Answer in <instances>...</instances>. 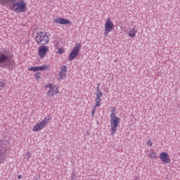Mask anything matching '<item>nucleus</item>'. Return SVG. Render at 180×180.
I'll list each match as a JSON object with an SVG mask.
<instances>
[{
	"label": "nucleus",
	"instance_id": "nucleus-1",
	"mask_svg": "<svg viewBox=\"0 0 180 180\" xmlns=\"http://www.w3.org/2000/svg\"><path fill=\"white\" fill-rule=\"evenodd\" d=\"M110 130L112 136H115L116 134V131H117V127H119V124H120V118L116 116V108L112 107L110 110Z\"/></svg>",
	"mask_w": 180,
	"mask_h": 180
},
{
	"label": "nucleus",
	"instance_id": "nucleus-2",
	"mask_svg": "<svg viewBox=\"0 0 180 180\" xmlns=\"http://www.w3.org/2000/svg\"><path fill=\"white\" fill-rule=\"evenodd\" d=\"M44 88L46 91H48V92L46 93V96H48V98H54L56 95L60 94L58 86H56V84L48 83L45 84Z\"/></svg>",
	"mask_w": 180,
	"mask_h": 180
},
{
	"label": "nucleus",
	"instance_id": "nucleus-3",
	"mask_svg": "<svg viewBox=\"0 0 180 180\" xmlns=\"http://www.w3.org/2000/svg\"><path fill=\"white\" fill-rule=\"evenodd\" d=\"M35 41L37 44L46 46V44H49V35H47V32H41L37 33L35 36Z\"/></svg>",
	"mask_w": 180,
	"mask_h": 180
},
{
	"label": "nucleus",
	"instance_id": "nucleus-4",
	"mask_svg": "<svg viewBox=\"0 0 180 180\" xmlns=\"http://www.w3.org/2000/svg\"><path fill=\"white\" fill-rule=\"evenodd\" d=\"M13 64H15V60L12 59V57L4 53L0 54V67L1 68H5L8 65H13Z\"/></svg>",
	"mask_w": 180,
	"mask_h": 180
},
{
	"label": "nucleus",
	"instance_id": "nucleus-5",
	"mask_svg": "<svg viewBox=\"0 0 180 180\" xmlns=\"http://www.w3.org/2000/svg\"><path fill=\"white\" fill-rule=\"evenodd\" d=\"M27 4L23 1H20L14 3L11 6V11H14L17 13H22L23 12H26Z\"/></svg>",
	"mask_w": 180,
	"mask_h": 180
},
{
	"label": "nucleus",
	"instance_id": "nucleus-6",
	"mask_svg": "<svg viewBox=\"0 0 180 180\" xmlns=\"http://www.w3.org/2000/svg\"><path fill=\"white\" fill-rule=\"evenodd\" d=\"M51 120V117L50 116H47L44 118L41 122H37L33 127V131H40L42 129H44L47 126V124Z\"/></svg>",
	"mask_w": 180,
	"mask_h": 180
},
{
	"label": "nucleus",
	"instance_id": "nucleus-7",
	"mask_svg": "<svg viewBox=\"0 0 180 180\" xmlns=\"http://www.w3.org/2000/svg\"><path fill=\"white\" fill-rule=\"evenodd\" d=\"M115 29V24L110 18H108L105 20L104 25V36L106 37L109 35V32H112Z\"/></svg>",
	"mask_w": 180,
	"mask_h": 180
},
{
	"label": "nucleus",
	"instance_id": "nucleus-8",
	"mask_svg": "<svg viewBox=\"0 0 180 180\" xmlns=\"http://www.w3.org/2000/svg\"><path fill=\"white\" fill-rule=\"evenodd\" d=\"M79 51H81V43L76 44L72 49L68 57L69 61H72V60L77 58L79 54Z\"/></svg>",
	"mask_w": 180,
	"mask_h": 180
},
{
	"label": "nucleus",
	"instance_id": "nucleus-9",
	"mask_svg": "<svg viewBox=\"0 0 180 180\" xmlns=\"http://www.w3.org/2000/svg\"><path fill=\"white\" fill-rule=\"evenodd\" d=\"M159 158L164 164H171V158L167 152H162L159 155Z\"/></svg>",
	"mask_w": 180,
	"mask_h": 180
},
{
	"label": "nucleus",
	"instance_id": "nucleus-10",
	"mask_svg": "<svg viewBox=\"0 0 180 180\" xmlns=\"http://www.w3.org/2000/svg\"><path fill=\"white\" fill-rule=\"evenodd\" d=\"M50 69V65H42L41 66H37V67H30L28 68V71H47V70Z\"/></svg>",
	"mask_w": 180,
	"mask_h": 180
},
{
	"label": "nucleus",
	"instance_id": "nucleus-11",
	"mask_svg": "<svg viewBox=\"0 0 180 180\" xmlns=\"http://www.w3.org/2000/svg\"><path fill=\"white\" fill-rule=\"evenodd\" d=\"M49 53V47L46 46H41L38 49V56L40 58H44L46 54Z\"/></svg>",
	"mask_w": 180,
	"mask_h": 180
},
{
	"label": "nucleus",
	"instance_id": "nucleus-12",
	"mask_svg": "<svg viewBox=\"0 0 180 180\" xmlns=\"http://www.w3.org/2000/svg\"><path fill=\"white\" fill-rule=\"evenodd\" d=\"M65 77H67V66L64 65L60 68V70L57 75V78L58 81H62Z\"/></svg>",
	"mask_w": 180,
	"mask_h": 180
},
{
	"label": "nucleus",
	"instance_id": "nucleus-13",
	"mask_svg": "<svg viewBox=\"0 0 180 180\" xmlns=\"http://www.w3.org/2000/svg\"><path fill=\"white\" fill-rule=\"evenodd\" d=\"M53 20H54V22L58 23V25H70L71 23V21H70L68 19H65L60 17L54 19Z\"/></svg>",
	"mask_w": 180,
	"mask_h": 180
},
{
	"label": "nucleus",
	"instance_id": "nucleus-14",
	"mask_svg": "<svg viewBox=\"0 0 180 180\" xmlns=\"http://www.w3.org/2000/svg\"><path fill=\"white\" fill-rule=\"evenodd\" d=\"M102 96H103L102 91L96 92V106H101V102H102Z\"/></svg>",
	"mask_w": 180,
	"mask_h": 180
},
{
	"label": "nucleus",
	"instance_id": "nucleus-15",
	"mask_svg": "<svg viewBox=\"0 0 180 180\" xmlns=\"http://www.w3.org/2000/svg\"><path fill=\"white\" fill-rule=\"evenodd\" d=\"M5 157H6L5 148H4V146L0 145V164H2V162H4Z\"/></svg>",
	"mask_w": 180,
	"mask_h": 180
},
{
	"label": "nucleus",
	"instance_id": "nucleus-16",
	"mask_svg": "<svg viewBox=\"0 0 180 180\" xmlns=\"http://www.w3.org/2000/svg\"><path fill=\"white\" fill-rule=\"evenodd\" d=\"M136 34H137V29L134 27L132 30H130L128 32L129 37L133 39V37H136Z\"/></svg>",
	"mask_w": 180,
	"mask_h": 180
},
{
	"label": "nucleus",
	"instance_id": "nucleus-17",
	"mask_svg": "<svg viewBox=\"0 0 180 180\" xmlns=\"http://www.w3.org/2000/svg\"><path fill=\"white\" fill-rule=\"evenodd\" d=\"M34 77H35V79L39 81V79L41 78V73H40L39 72H35Z\"/></svg>",
	"mask_w": 180,
	"mask_h": 180
},
{
	"label": "nucleus",
	"instance_id": "nucleus-18",
	"mask_svg": "<svg viewBox=\"0 0 180 180\" xmlns=\"http://www.w3.org/2000/svg\"><path fill=\"white\" fill-rule=\"evenodd\" d=\"M148 155L151 160H155V158H157V155H155V153L154 152L150 153Z\"/></svg>",
	"mask_w": 180,
	"mask_h": 180
},
{
	"label": "nucleus",
	"instance_id": "nucleus-19",
	"mask_svg": "<svg viewBox=\"0 0 180 180\" xmlns=\"http://www.w3.org/2000/svg\"><path fill=\"white\" fill-rule=\"evenodd\" d=\"M146 144L148 147H153V141H151V139H148V141H146Z\"/></svg>",
	"mask_w": 180,
	"mask_h": 180
},
{
	"label": "nucleus",
	"instance_id": "nucleus-20",
	"mask_svg": "<svg viewBox=\"0 0 180 180\" xmlns=\"http://www.w3.org/2000/svg\"><path fill=\"white\" fill-rule=\"evenodd\" d=\"M99 106H96V104H95L94 108H93V110L91 112V115L94 117V116H95V112H96V108H98Z\"/></svg>",
	"mask_w": 180,
	"mask_h": 180
},
{
	"label": "nucleus",
	"instance_id": "nucleus-21",
	"mask_svg": "<svg viewBox=\"0 0 180 180\" xmlns=\"http://www.w3.org/2000/svg\"><path fill=\"white\" fill-rule=\"evenodd\" d=\"M58 54H64V48H59L58 49Z\"/></svg>",
	"mask_w": 180,
	"mask_h": 180
},
{
	"label": "nucleus",
	"instance_id": "nucleus-22",
	"mask_svg": "<svg viewBox=\"0 0 180 180\" xmlns=\"http://www.w3.org/2000/svg\"><path fill=\"white\" fill-rule=\"evenodd\" d=\"M1 5H6L8 4V0H0Z\"/></svg>",
	"mask_w": 180,
	"mask_h": 180
},
{
	"label": "nucleus",
	"instance_id": "nucleus-23",
	"mask_svg": "<svg viewBox=\"0 0 180 180\" xmlns=\"http://www.w3.org/2000/svg\"><path fill=\"white\" fill-rule=\"evenodd\" d=\"M6 84L4 82H0V89H2V88H5Z\"/></svg>",
	"mask_w": 180,
	"mask_h": 180
},
{
	"label": "nucleus",
	"instance_id": "nucleus-24",
	"mask_svg": "<svg viewBox=\"0 0 180 180\" xmlns=\"http://www.w3.org/2000/svg\"><path fill=\"white\" fill-rule=\"evenodd\" d=\"M26 157H27V158H30V157H32V153L30 152H27Z\"/></svg>",
	"mask_w": 180,
	"mask_h": 180
},
{
	"label": "nucleus",
	"instance_id": "nucleus-25",
	"mask_svg": "<svg viewBox=\"0 0 180 180\" xmlns=\"http://www.w3.org/2000/svg\"><path fill=\"white\" fill-rule=\"evenodd\" d=\"M96 89H97V91H96V92H101V89L99 88V84H98V87H96Z\"/></svg>",
	"mask_w": 180,
	"mask_h": 180
},
{
	"label": "nucleus",
	"instance_id": "nucleus-26",
	"mask_svg": "<svg viewBox=\"0 0 180 180\" xmlns=\"http://www.w3.org/2000/svg\"><path fill=\"white\" fill-rule=\"evenodd\" d=\"M18 179H22V175H18Z\"/></svg>",
	"mask_w": 180,
	"mask_h": 180
}]
</instances>
